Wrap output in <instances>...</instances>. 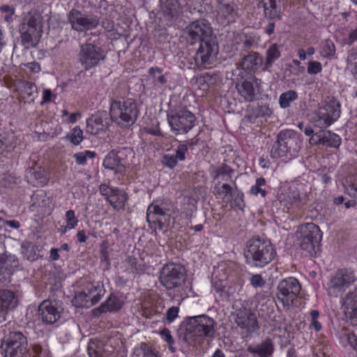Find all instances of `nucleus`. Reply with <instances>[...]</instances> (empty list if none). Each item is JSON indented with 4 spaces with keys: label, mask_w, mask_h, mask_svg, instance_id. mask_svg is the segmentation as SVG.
<instances>
[{
    "label": "nucleus",
    "mask_w": 357,
    "mask_h": 357,
    "mask_svg": "<svg viewBox=\"0 0 357 357\" xmlns=\"http://www.w3.org/2000/svg\"><path fill=\"white\" fill-rule=\"evenodd\" d=\"M185 35L189 44L199 43L194 57L196 66L206 68L212 64L219 52V46L208 22L202 19L192 22L186 27Z\"/></svg>",
    "instance_id": "f257e3e1"
},
{
    "label": "nucleus",
    "mask_w": 357,
    "mask_h": 357,
    "mask_svg": "<svg viewBox=\"0 0 357 357\" xmlns=\"http://www.w3.org/2000/svg\"><path fill=\"white\" fill-rule=\"evenodd\" d=\"M215 321L207 315L202 314L189 318L180 330L183 332V340L189 345L200 344L203 340L209 341L214 338Z\"/></svg>",
    "instance_id": "f03ea898"
},
{
    "label": "nucleus",
    "mask_w": 357,
    "mask_h": 357,
    "mask_svg": "<svg viewBox=\"0 0 357 357\" xmlns=\"http://www.w3.org/2000/svg\"><path fill=\"white\" fill-rule=\"evenodd\" d=\"M21 43L26 49L35 47L43 32V17L40 13L31 9L24 13L19 25Z\"/></svg>",
    "instance_id": "7ed1b4c3"
},
{
    "label": "nucleus",
    "mask_w": 357,
    "mask_h": 357,
    "mask_svg": "<svg viewBox=\"0 0 357 357\" xmlns=\"http://www.w3.org/2000/svg\"><path fill=\"white\" fill-rule=\"evenodd\" d=\"M275 254L272 243L259 237L249 240L244 250L246 263L255 267H264L268 264Z\"/></svg>",
    "instance_id": "20e7f679"
},
{
    "label": "nucleus",
    "mask_w": 357,
    "mask_h": 357,
    "mask_svg": "<svg viewBox=\"0 0 357 357\" xmlns=\"http://www.w3.org/2000/svg\"><path fill=\"white\" fill-rule=\"evenodd\" d=\"M139 114L137 103L132 98L114 99L110 103V119L119 128H129L132 126Z\"/></svg>",
    "instance_id": "39448f33"
},
{
    "label": "nucleus",
    "mask_w": 357,
    "mask_h": 357,
    "mask_svg": "<svg viewBox=\"0 0 357 357\" xmlns=\"http://www.w3.org/2000/svg\"><path fill=\"white\" fill-rule=\"evenodd\" d=\"M301 147V141L296 132L292 130L280 131L277 140L271 149V156L273 158H286L291 159L297 155Z\"/></svg>",
    "instance_id": "423d86ee"
},
{
    "label": "nucleus",
    "mask_w": 357,
    "mask_h": 357,
    "mask_svg": "<svg viewBox=\"0 0 357 357\" xmlns=\"http://www.w3.org/2000/svg\"><path fill=\"white\" fill-rule=\"evenodd\" d=\"M105 52L98 40L89 38L79 47L77 55V61L85 70H89L99 66L101 61H105Z\"/></svg>",
    "instance_id": "0eeeda50"
},
{
    "label": "nucleus",
    "mask_w": 357,
    "mask_h": 357,
    "mask_svg": "<svg viewBox=\"0 0 357 357\" xmlns=\"http://www.w3.org/2000/svg\"><path fill=\"white\" fill-rule=\"evenodd\" d=\"M322 232L319 227L312 223H306L299 227L298 241L301 250L306 256L316 257L320 250Z\"/></svg>",
    "instance_id": "6e6552de"
},
{
    "label": "nucleus",
    "mask_w": 357,
    "mask_h": 357,
    "mask_svg": "<svg viewBox=\"0 0 357 357\" xmlns=\"http://www.w3.org/2000/svg\"><path fill=\"white\" fill-rule=\"evenodd\" d=\"M29 352L27 338L20 331L10 332L1 341L0 354L3 357H23Z\"/></svg>",
    "instance_id": "1a4fd4ad"
},
{
    "label": "nucleus",
    "mask_w": 357,
    "mask_h": 357,
    "mask_svg": "<svg viewBox=\"0 0 357 357\" xmlns=\"http://www.w3.org/2000/svg\"><path fill=\"white\" fill-rule=\"evenodd\" d=\"M67 20L71 29L79 33L96 29L100 24L98 16L84 13L77 8H72L67 14Z\"/></svg>",
    "instance_id": "9d476101"
},
{
    "label": "nucleus",
    "mask_w": 357,
    "mask_h": 357,
    "mask_svg": "<svg viewBox=\"0 0 357 357\" xmlns=\"http://www.w3.org/2000/svg\"><path fill=\"white\" fill-rule=\"evenodd\" d=\"M234 322L247 334H251L259 328L256 314L250 307L243 305L241 301H236L232 306Z\"/></svg>",
    "instance_id": "9b49d317"
},
{
    "label": "nucleus",
    "mask_w": 357,
    "mask_h": 357,
    "mask_svg": "<svg viewBox=\"0 0 357 357\" xmlns=\"http://www.w3.org/2000/svg\"><path fill=\"white\" fill-rule=\"evenodd\" d=\"M167 121L171 130L178 135L188 133L195 126L197 118L192 112L183 108L168 114Z\"/></svg>",
    "instance_id": "f8f14e48"
},
{
    "label": "nucleus",
    "mask_w": 357,
    "mask_h": 357,
    "mask_svg": "<svg viewBox=\"0 0 357 357\" xmlns=\"http://www.w3.org/2000/svg\"><path fill=\"white\" fill-rule=\"evenodd\" d=\"M185 268L178 264H165L160 273L159 280L162 286L167 289L180 287L184 281Z\"/></svg>",
    "instance_id": "ddd939ff"
},
{
    "label": "nucleus",
    "mask_w": 357,
    "mask_h": 357,
    "mask_svg": "<svg viewBox=\"0 0 357 357\" xmlns=\"http://www.w3.org/2000/svg\"><path fill=\"white\" fill-rule=\"evenodd\" d=\"M356 280L354 271L347 268L338 270L328 282L329 295L335 297L342 295Z\"/></svg>",
    "instance_id": "4468645a"
},
{
    "label": "nucleus",
    "mask_w": 357,
    "mask_h": 357,
    "mask_svg": "<svg viewBox=\"0 0 357 357\" xmlns=\"http://www.w3.org/2000/svg\"><path fill=\"white\" fill-rule=\"evenodd\" d=\"M277 297L284 306H290L300 293L301 286L298 280L288 278L280 281L278 285Z\"/></svg>",
    "instance_id": "2eb2a0df"
},
{
    "label": "nucleus",
    "mask_w": 357,
    "mask_h": 357,
    "mask_svg": "<svg viewBox=\"0 0 357 357\" xmlns=\"http://www.w3.org/2000/svg\"><path fill=\"white\" fill-rule=\"evenodd\" d=\"M63 308L61 303L56 300H44L38 306V313L42 321L53 324L61 318Z\"/></svg>",
    "instance_id": "dca6fc26"
},
{
    "label": "nucleus",
    "mask_w": 357,
    "mask_h": 357,
    "mask_svg": "<svg viewBox=\"0 0 357 357\" xmlns=\"http://www.w3.org/2000/svg\"><path fill=\"white\" fill-rule=\"evenodd\" d=\"M243 77L239 79L236 78V88L238 93L247 102L253 101L259 93V85L257 79L254 77L250 80L242 81Z\"/></svg>",
    "instance_id": "f3484780"
},
{
    "label": "nucleus",
    "mask_w": 357,
    "mask_h": 357,
    "mask_svg": "<svg viewBox=\"0 0 357 357\" xmlns=\"http://www.w3.org/2000/svg\"><path fill=\"white\" fill-rule=\"evenodd\" d=\"M264 63L263 57L258 52H252L245 55L242 57L241 61L236 63V69L233 71V75H235L236 71L241 70L245 71H256Z\"/></svg>",
    "instance_id": "a211bd4d"
},
{
    "label": "nucleus",
    "mask_w": 357,
    "mask_h": 357,
    "mask_svg": "<svg viewBox=\"0 0 357 357\" xmlns=\"http://www.w3.org/2000/svg\"><path fill=\"white\" fill-rule=\"evenodd\" d=\"M278 199L285 207L289 208L294 205L298 206L300 202V192L296 188L282 186L280 188Z\"/></svg>",
    "instance_id": "6ab92c4d"
},
{
    "label": "nucleus",
    "mask_w": 357,
    "mask_h": 357,
    "mask_svg": "<svg viewBox=\"0 0 357 357\" xmlns=\"http://www.w3.org/2000/svg\"><path fill=\"white\" fill-rule=\"evenodd\" d=\"M236 8L234 3H220L218 8L217 15L219 23L225 26L234 22L237 16Z\"/></svg>",
    "instance_id": "aec40b11"
},
{
    "label": "nucleus",
    "mask_w": 357,
    "mask_h": 357,
    "mask_svg": "<svg viewBox=\"0 0 357 357\" xmlns=\"http://www.w3.org/2000/svg\"><path fill=\"white\" fill-rule=\"evenodd\" d=\"M274 344L271 338H266L260 343L255 345H249L247 351L259 357H271L274 352Z\"/></svg>",
    "instance_id": "412c9836"
},
{
    "label": "nucleus",
    "mask_w": 357,
    "mask_h": 357,
    "mask_svg": "<svg viewBox=\"0 0 357 357\" xmlns=\"http://www.w3.org/2000/svg\"><path fill=\"white\" fill-rule=\"evenodd\" d=\"M106 112H102L92 115L86 120V132L91 135H97L107 125Z\"/></svg>",
    "instance_id": "4be33fe9"
},
{
    "label": "nucleus",
    "mask_w": 357,
    "mask_h": 357,
    "mask_svg": "<svg viewBox=\"0 0 357 357\" xmlns=\"http://www.w3.org/2000/svg\"><path fill=\"white\" fill-rule=\"evenodd\" d=\"M160 11L167 20L177 18L181 13L178 0H160Z\"/></svg>",
    "instance_id": "5701e85b"
},
{
    "label": "nucleus",
    "mask_w": 357,
    "mask_h": 357,
    "mask_svg": "<svg viewBox=\"0 0 357 357\" xmlns=\"http://www.w3.org/2000/svg\"><path fill=\"white\" fill-rule=\"evenodd\" d=\"M119 152L112 150L105 156L103 166L105 169L112 170L115 174H121L125 172L126 167L119 155Z\"/></svg>",
    "instance_id": "b1692460"
},
{
    "label": "nucleus",
    "mask_w": 357,
    "mask_h": 357,
    "mask_svg": "<svg viewBox=\"0 0 357 357\" xmlns=\"http://www.w3.org/2000/svg\"><path fill=\"white\" fill-rule=\"evenodd\" d=\"M344 312L349 319H357V291L349 292L342 298Z\"/></svg>",
    "instance_id": "393cba45"
},
{
    "label": "nucleus",
    "mask_w": 357,
    "mask_h": 357,
    "mask_svg": "<svg viewBox=\"0 0 357 357\" xmlns=\"http://www.w3.org/2000/svg\"><path fill=\"white\" fill-rule=\"evenodd\" d=\"M18 300L15 294L7 289H0V308L6 312L15 309Z\"/></svg>",
    "instance_id": "a878e982"
},
{
    "label": "nucleus",
    "mask_w": 357,
    "mask_h": 357,
    "mask_svg": "<svg viewBox=\"0 0 357 357\" xmlns=\"http://www.w3.org/2000/svg\"><path fill=\"white\" fill-rule=\"evenodd\" d=\"M84 289L91 298V305L98 303L105 293L104 285L99 282H89L85 285Z\"/></svg>",
    "instance_id": "bb28decb"
},
{
    "label": "nucleus",
    "mask_w": 357,
    "mask_h": 357,
    "mask_svg": "<svg viewBox=\"0 0 357 357\" xmlns=\"http://www.w3.org/2000/svg\"><path fill=\"white\" fill-rule=\"evenodd\" d=\"M122 306L123 302L118 297L110 295L99 307L94 309L93 312L96 315L107 312H117Z\"/></svg>",
    "instance_id": "cd10ccee"
},
{
    "label": "nucleus",
    "mask_w": 357,
    "mask_h": 357,
    "mask_svg": "<svg viewBox=\"0 0 357 357\" xmlns=\"http://www.w3.org/2000/svg\"><path fill=\"white\" fill-rule=\"evenodd\" d=\"M324 109L323 112L330 117L331 120L335 122L340 116L341 114V105L340 102L334 98H330L328 100L325 101L324 104L321 106Z\"/></svg>",
    "instance_id": "c85d7f7f"
},
{
    "label": "nucleus",
    "mask_w": 357,
    "mask_h": 357,
    "mask_svg": "<svg viewBox=\"0 0 357 357\" xmlns=\"http://www.w3.org/2000/svg\"><path fill=\"white\" fill-rule=\"evenodd\" d=\"M259 5L264 8V15L268 19H281L280 9L277 6L276 0H261Z\"/></svg>",
    "instance_id": "c756f323"
},
{
    "label": "nucleus",
    "mask_w": 357,
    "mask_h": 357,
    "mask_svg": "<svg viewBox=\"0 0 357 357\" xmlns=\"http://www.w3.org/2000/svg\"><path fill=\"white\" fill-rule=\"evenodd\" d=\"M128 199L126 192L119 188H115L108 202L116 211H119L125 208Z\"/></svg>",
    "instance_id": "7c9ffc66"
},
{
    "label": "nucleus",
    "mask_w": 357,
    "mask_h": 357,
    "mask_svg": "<svg viewBox=\"0 0 357 357\" xmlns=\"http://www.w3.org/2000/svg\"><path fill=\"white\" fill-rule=\"evenodd\" d=\"M281 56L280 47L277 44L271 45L266 52L264 70H268Z\"/></svg>",
    "instance_id": "2f4dec72"
},
{
    "label": "nucleus",
    "mask_w": 357,
    "mask_h": 357,
    "mask_svg": "<svg viewBox=\"0 0 357 357\" xmlns=\"http://www.w3.org/2000/svg\"><path fill=\"white\" fill-rule=\"evenodd\" d=\"M321 107H319L312 118L314 125L320 128H325L332 125L334 121L328 117V115L323 112Z\"/></svg>",
    "instance_id": "473e14b6"
},
{
    "label": "nucleus",
    "mask_w": 357,
    "mask_h": 357,
    "mask_svg": "<svg viewBox=\"0 0 357 357\" xmlns=\"http://www.w3.org/2000/svg\"><path fill=\"white\" fill-rule=\"evenodd\" d=\"M15 146V136L13 133L0 135V151L1 153L10 152Z\"/></svg>",
    "instance_id": "72a5a7b5"
},
{
    "label": "nucleus",
    "mask_w": 357,
    "mask_h": 357,
    "mask_svg": "<svg viewBox=\"0 0 357 357\" xmlns=\"http://www.w3.org/2000/svg\"><path fill=\"white\" fill-rule=\"evenodd\" d=\"M18 89H20L27 98H30L31 101L33 100L35 95L37 93V86L31 82L22 80L18 83Z\"/></svg>",
    "instance_id": "f704fd0d"
},
{
    "label": "nucleus",
    "mask_w": 357,
    "mask_h": 357,
    "mask_svg": "<svg viewBox=\"0 0 357 357\" xmlns=\"http://www.w3.org/2000/svg\"><path fill=\"white\" fill-rule=\"evenodd\" d=\"M0 264L3 266L9 273H13L19 266L18 259L16 256L9 255L0 256Z\"/></svg>",
    "instance_id": "c9c22d12"
},
{
    "label": "nucleus",
    "mask_w": 357,
    "mask_h": 357,
    "mask_svg": "<svg viewBox=\"0 0 357 357\" xmlns=\"http://www.w3.org/2000/svg\"><path fill=\"white\" fill-rule=\"evenodd\" d=\"M146 220L151 227L155 229L162 230L167 227V220H160L152 211H150L149 208H147Z\"/></svg>",
    "instance_id": "e433bc0d"
},
{
    "label": "nucleus",
    "mask_w": 357,
    "mask_h": 357,
    "mask_svg": "<svg viewBox=\"0 0 357 357\" xmlns=\"http://www.w3.org/2000/svg\"><path fill=\"white\" fill-rule=\"evenodd\" d=\"M132 357H159L146 343L142 342L139 347H136Z\"/></svg>",
    "instance_id": "4c0bfd02"
},
{
    "label": "nucleus",
    "mask_w": 357,
    "mask_h": 357,
    "mask_svg": "<svg viewBox=\"0 0 357 357\" xmlns=\"http://www.w3.org/2000/svg\"><path fill=\"white\" fill-rule=\"evenodd\" d=\"M320 54L326 59L337 58L335 56V46L331 40L327 39L322 43Z\"/></svg>",
    "instance_id": "58836bf2"
},
{
    "label": "nucleus",
    "mask_w": 357,
    "mask_h": 357,
    "mask_svg": "<svg viewBox=\"0 0 357 357\" xmlns=\"http://www.w3.org/2000/svg\"><path fill=\"white\" fill-rule=\"evenodd\" d=\"M148 208H149L150 211L152 210V211L156 214L160 220H167V223L168 224V220L170 217V210L166 208L163 203L160 205L151 204L149 206Z\"/></svg>",
    "instance_id": "ea45409f"
},
{
    "label": "nucleus",
    "mask_w": 357,
    "mask_h": 357,
    "mask_svg": "<svg viewBox=\"0 0 357 357\" xmlns=\"http://www.w3.org/2000/svg\"><path fill=\"white\" fill-rule=\"evenodd\" d=\"M233 172L234 170L226 164H222L214 170L213 177L214 179L221 177L222 181H228L231 179Z\"/></svg>",
    "instance_id": "a19ab883"
},
{
    "label": "nucleus",
    "mask_w": 357,
    "mask_h": 357,
    "mask_svg": "<svg viewBox=\"0 0 357 357\" xmlns=\"http://www.w3.org/2000/svg\"><path fill=\"white\" fill-rule=\"evenodd\" d=\"M298 98V93L294 90L282 93L279 98V103L282 108H287L290 103Z\"/></svg>",
    "instance_id": "79ce46f5"
},
{
    "label": "nucleus",
    "mask_w": 357,
    "mask_h": 357,
    "mask_svg": "<svg viewBox=\"0 0 357 357\" xmlns=\"http://www.w3.org/2000/svg\"><path fill=\"white\" fill-rule=\"evenodd\" d=\"M22 253L26 255V258L29 261H34L37 259L36 251L38 247L29 241H24L22 244Z\"/></svg>",
    "instance_id": "37998d69"
},
{
    "label": "nucleus",
    "mask_w": 357,
    "mask_h": 357,
    "mask_svg": "<svg viewBox=\"0 0 357 357\" xmlns=\"http://www.w3.org/2000/svg\"><path fill=\"white\" fill-rule=\"evenodd\" d=\"M73 303L76 307H89L91 305V298L85 292L84 289L75 294L73 299Z\"/></svg>",
    "instance_id": "c03bdc74"
},
{
    "label": "nucleus",
    "mask_w": 357,
    "mask_h": 357,
    "mask_svg": "<svg viewBox=\"0 0 357 357\" xmlns=\"http://www.w3.org/2000/svg\"><path fill=\"white\" fill-rule=\"evenodd\" d=\"M340 142L341 139L337 135L330 131L324 132L323 146L336 148L340 146Z\"/></svg>",
    "instance_id": "a18cd8bd"
},
{
    "label": "nucleus",
    "mask_w": 357,
    "mask_h": 357,
    "mask_svg": "<svg viewBox=\"0 0 357 357\" xmlns=\"http://www.w3.org/2000/svg\"><path fill=\"white\" fill-rule=\"evenodd\" d=\"M230 197L231 199V206L243 210L245 206L243 193L238 189H234Z\"/></svg>",
    "instance_id": "49530a36"
},
{
    "label": "nucleus",
    "mask_w": 357,
    "mask_h": 357,
    "mask_svg": "<svg viewBox=\"0 0 357 357\" xmlns=\"http://www.w3.org/2000/svg\"><path fill=\"white\" fill-rule=\"evenodd\" d=\"M266 183L265 178L260 177L256 180L255 185H252L250 188V193L254 195H258L260 194L261 197H265L267 195V192L261 187Z\"/></svg>",
    "instance_id": "de8ad7c7"
},
{
    "label": "nucleus",
    "mask_w": 357,
    "mask_h": 357,
    "mask_svg": "<svg viewBox=\"0 0 357 357\" xmlns=\"http://www.w3.org/2000/svg\"><path fill=\"white\" fill-rule=\"evenodd\" d=\"M67 138L75 146L79 145L83 139V132L79 126H75Z\"/></svg>",
    "instance_id": "09e8293b"
},
{
    "label": "nucleus",
    "mask_w": 357,
    "mask_h": 357,
    "mask_svg": "<svg viewBox=\"0 0 357 357\" xmlns=\"http://www.w3.org/2000/svg\"><path fill=\"white\" fill-rule=\"evenodd\" d=\"M95 155L96 153L94 151H85L84 152L75 153L73 157L75 159L77 164L84 165L86 164L88 158H93Z\"/></svg>",
    "instance_id": "8fccbe9b"
},
{
    "label": "nucleus",
    "mask_w": 357,
    "mask_h": 357,
    "mask_svg": "<svg viewBox=\"0 0 357 357\" xmlns=\"http://www.w3.org/2000/svg\"><path fill=\"white\" fill-rule=\"evenodd\" d=\"M65 220L67 224V227H69V229L75 228L79 222L77 218L75 216V211L71 209L66 212Z\"/></svg>",
    "instance_id": "3c124183"
},
{
    "label": "nucleus",
    "mask_w": 357,
    "mask_h": 357,
    "mask_svg": "<svg viewBox=\"0 0 357 357\" xmlns=\"http://www.w3.org/2000/svg\"><path fill=\"white\" fill-rule=\"evenodd\" d=\"M127 262L130 265L132 273L140 274L144 271V265L139 264L135 257L129 256L127 259Z\"/></svg>",
    "instance_id": "603ef678"
},
{
    "label": "nucleus",
    "mask_w": 357,
    "mask_h": 357,
    "mask_svg": "<svg viewBox=\"0 0 357 357\" xmlns=\"http://www.w3.org/2000/svg\"><path fill=\"white\" fill-rule=\"evenodd\" d=\"M347 190H350L354 197H357V174L350 175L347 178Z\"/></svg>",
    "instance_id": "864d4df0"
},
{
    "label": "nucleus",
    "mask_w": 357,
    "mask_h": 357,
    "mask_svg": "<svg viewBox=\"0 0 357 357\" xmlns=\"http://www.w3.org/2000/svg\"><path fill=\"white\" fill-rule=\"evenodd\" d=\"M178 312L179 307L177 306H172L169 307L166 312L163 321L168 324L172 323L176 319V318L178 317Z\"/></svg>",
    "instance_id": "5fc2aeb1"
},
{
    "label": "nucleus",
    "mask_w": 357,
    "mask_h": 357,
    "mask_svg": "<svg viewBox=\"0 0 357 357\" xmlns=\"http://www.w3.org/2000/svg\"><path fill=\"white\" fill-rule=\"evenodd\" d=\"M178 161V160L172 154H165L162 159V164L170 169L174 168Z\"/></svg>",
    "instance_id": "6e6d98bb"
},
{
    "label": "nucleus",
    "mask_w": 357,
    "mask_h": 357,
    "mask_svg": "<svg viewBox=\"0 0 357 357\" xmlns=\"http://www.w3.org/2000/svg\"><path fill=\"white\" fill-rule=\"evenodd\" d=\"M31 176L33 177L38 183H44L46 181V177L44 171L40 167L38 169L33 168L30 170Z\"/></svg>",
    "instance_id": "4d7b16f0"
},
{
    "label": "nucleus",
    "mask_w": 357,
    "mask_h": 357,
    "mask_svg": "<svg viewBox=\"0 0 357 357\" xmlns=\"http://www.w3.org/2000/svg\"><path fill=\"white\" fill-rule=\"evenodd\" d=\"M212 76L208 73H204L196 78V82L200 87L205 89V86L208 87L209 82L212 80Z\"/></svg>",
    "instance_id": "13d9d810"
},
{
    "label": "nucleus",
    "mask_w": 357,
    "mask_h": 357,
    "mask_svg": "<svg viewBox=\"0 0 357 357\" xmlns=\"http://www.w3.org/2000/svg\"><path fill=\"white\" fill-rule=\"evenodd\" d=\"M0 11L5 13L4 20L8 22L11 21L12 17L15 14V8L9 5H3L0 7Z\"/></svg>",
    "instance_id": "bf43d9fd"
},
{
    "label": "nucleus",
    "mask_w": 357,
    "mask_h": 357,
    "mask_svg": "<svg viewBox=\"0 0 357 357\" xmlns=\"http://www.w3.org/2000/svg\"><path fill=\"white\" fill-rule=\"evenodd\" d=\"M256 109V113L254 114V117L255 119L258 117L271 116L272 114L271 109L266 105H259Z\"/></svg>",
    "instance_id": "052dcab7"
},
{
    "label": "nucleus",
    "mask_w": 357,
    "mask_h": 357,
    "mask_svg": "<svg viewBox=\"0 0 357 357\" xmlns=\"http://www.w3.org/2000/svg\"><path fill=\"white\" fill-rule=\"evenodd\" d=\"M188 150V144H181L178 146L176 150V154L174 155L178 160L183 161L185 159V153Z\"/></svg>",
    "instance_id": "680f3d73"
},
{
    "label": "nucleus",
    "mask_w": 357,
    "mask_h": 357,
    "mask_svg": "<svg viewBox=\"0 0 357 357\" xmlns=\"http://www.w3.org/2000/svg\"><path fill=\"white\" fill-rule=\"evenodd\" d=\"M322 70V66L319 61H309L307 63V73L310 75L317 74Z\"/></svg>",
    "instance_id": "e2e57ef3"
},
{
    "label": "nucleus",
    "mask_w": 357,
    "mask_h": 357,
    "mask_svg": "<svg viewBox=\"0 0 357 357\" xmlns=\"http://www.w3.org/2000/svg\"><path fill=\"white\" fill-rule=\"evenodd\" d=\"M215 188L217 189V193L220 196L226 197L227 195H231L233 192V189L231 186L227 183L222 184L220 188L217 187V185H215Z\"/></svg>",
    "instance_id": "0e129e2a"
},
{
    "label": "nucleus",
    "mask_w": 357,
    "mask_h": 357,
    "mask_svg": "<svg viewBox=\"0 0 357 357\" xmlns=\"http://www.w3.org/2000/svg\"><path fill=\"white\" fill-rule=\"evenodd\" d=\"M324 139V131L317 132L310 137L309 142L312 145L323 144Z\"/></svg>",
    "instance_id": "69168bd1"
},
{
    "label": "nucleus",
    "mask_w": 357,
    "mask_h": 357,
    "mask_svg": "<svg viewBox=\"0 0 357 357\" xmlns=\"http://www.w3.org/2000/svg\"><path fill=\"white\" fill-rule=\"evenodd\" d=\"M99 189L100 194L104 196L107 201L112 196L113 191L115 190V188H110L106 184H101Z\"/></svg>",
    "instance_id": "338daca9"
},
{
    "label": "nucleus",
    "mask_w": 357,
    "mask_h": 357,
    "mask_svg": "<svg viewBox=\"0 0 357 357\" xmlns=\"http://www.w3.org/2000/svg\"><path fill=\"white\" fill-rule=\"evenodd\" d=\"M250 283L255 287H261L265 284V280L261 275H253L250 278Z\"/></svg>",
    "instance_id": "774afa93"
}]
</instances>
